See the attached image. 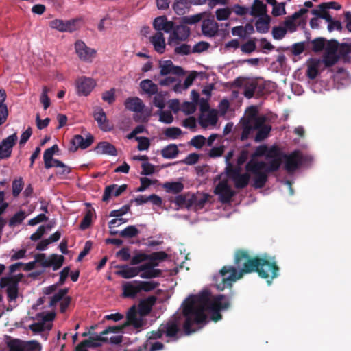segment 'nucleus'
<instances>
[{
	"label": "nucleus",
	"mask_w": 351,
	"mask_h": 351,
	"mask_svg": "<svg viewBox=\"0 0 351 351\" xmlns=\"http://www.w3.org/2000/svg\"><path fill=\"white\" fill-rule=\"evenodd\" d=\"M139 230L134 226L131 225L119 232V235L123 238H132L137 236Z\"/></svg>",
	"instance_id": "47"
},
{
	"label": "nucleus",
	"mask_w": 351,
	"mask_h": 351,
	"mask_svg": "<svg viewBox=\"0 0 351 351\" xmlns=\"http://www.w3.org/2000/svg\"><path fill=\"white\" fill-rule=\"evenodd\" d=\"M322 64L319 59H311L306 71V75L311 80H314L319 75V68Z\"/></svg>",
	"instance_id": "31"
},
{
	"label": "nucleus",
	"mask_w": 351,
	"mask_h": 351,
	"mask_svg": "<svg viewBox=\"0 0 351 351\" xmlns=\"http://www.w3.org/2000/svg\"><path fill=\"white\" fill-rule=\"evenodd\" d=\"M350 53H351V43H339L337 55L339 56V58H342L346 59L348 57Z\"/></svg>",
	"instance_id": "50"
},
{
	"label": "nucleus",
	"mask_w": 351,
	"mask_h": 351,
	"mask_svg": "<svg viewBox=\"0 0 351 351\" xmlns=\"http://www.w3.org/2000/svg\"><path fill=\"white\" fill-rule=\"evenodd\" d=\"M124 105L125 108L135 112H143L145 107L143 101L138 97H128L125 99Z\"/></svg>",
	"instance_id": "22"
},
{
	"label": "nucleus",
	"mask_w": 351,
	"mask_h": 351,
	"mask_svg": "<svg viewBox=\"0 0 351 351\" xmlns=\"http://www.w3.org/2000/svg\"><path fill=\"white\" fill-rule=\"evenodd\" d=\"M94 142V137L91 134H88L86 138L80 134L74 135L71 140V147L69 152H75L78 149H85L90 147Z\"/></svg>",
	"instance_id": "11"
},
{
	"label": "nucleus",
	"mask_w": 351,
	"mask_h": 351,
	"mask_svg": "<svg viewBox=\"0 0 351 351\" xmlns=\"http://www.w3.org/2000/svg\"><path fill=\"white\" fill-rule=\"evenodd\" d=\"M69 289L64 288L60 289L58 293L54 294L52 297L50 298V302L49 306L53 307L56 305V304L59 302H61L65 295L68 293Z\"/></svg>",
	"instance_id": "42"
},
{
	"label": "nucleus",
	"mask_w": 351,
	"mask_h": 351,
	"mask_svg": "<svg viewBox=\"0 0 351 351\" xmlns=\"http://www.w3.org/2000/svg\"><path fill=\"white\" fill-rule=\"evenodd\" d=\"M38 345L36 342H29L24 344L23 342L15 339L11 341L9 346V351H27L32 350L35 348V346Z\"/></svg>",
	"instance_id": "26"
},
{
	"label": "nucleus",
	"mask_w": 351,
	"mask_h": 351,
	"mask_svg": "<svg viewBox=\"0 0 351 351\" xmlns=\"http://www.w3.org/2000/svg\"><path fill=\"white\" fill-rule=\"evenodd\" d=\"M214 193L219 196V201L223 204L230 203L236 194L226 181L220 182L216 186Z\"/></svg>",
	"instance_id": "10"
},
{
	"label": "nucleus",
	"mask_w": 351,
	"mask_h": 351,
	"mask_svg": "<svg viewBox=\"0 0 351 351\" xmlns=\"http://www.w3.org/2000/svg\"><path fill=\"white\" fill-rule=\"evenodd\" d=\"M202 30L204 35L209 37H213L217 33L218 26L217 23L207 19L203 21Z\"/></svg>",
	"instance_id": "28"
},
{
	"label": "nucleus",
	"mask_w": 351,
	"mask_h": 351,
	"mask_svg": "<svg viewBox=\"0 0 351 351\" xmlns=\"http://www.w3.org/2000/svg\"><path fill=\"white\" fill-rule=\"evenodd\" d=\"M234 264L240 269L239 271L231 265L223 266L220 270L222 280L217 285L218 289L222 291L231 287L233 282L241 278L246 274L256 272L260 278L267 280L269 285L279 275L280 268L275 257H268L266 254L263 256H251L247 251L239 250L235 254Z\"/></svg>",
	"instance_id": "2"
},
{
	"label": "nucleus",
	"mask_w": 351,
	"mask_h": 351,
	"mask_svg": "<svg viewBox=\"0 0 351 351\" xmlns=\"http://www.w3.org/2000/svg\"><path fill=\"white\" fill-rule=\"evenodd\" d=\"M75 49L80 59L85 62H92L96 54L95 49L87 47L82 40L75 42Z\"/></svg>",
	"instance_id": "12"
},
{
	"label": "nucleus",
	"mask_w": 351,
	"mask_h": 351,
	"mask_svg": "<svg viewBox=\"0 0 351 351\" xmlns=\"http://www.w3.org/2000/svg\"><path fill=\"white\" fill-rule=\"evenodd\" d=\"M107 341V338L103 337L101 334L99 335H91L88 339L84 340L82 343L86 348H97L101 345V342Z\"/></svg>",
	"instance_id": "32"
},
{
	"label": "nucleus",
	"mask_w": 351,
	"mask_h": 351,
	"mask_svg": "<svg viewBox=\"0 0 351 351\" xmlns=\"http://www.w3.org/2000/svg\"><path fill=\"white\" fill-rule=\"evenodd\" d=\"M325 52L324 53H328L330 55L337 54L338 48H339V43L336 40H328L325 45Z\"/></svg>",
	"instance_id": "51"
},
{
	"label": "nucleus",
	"mask_w": 351,
	"mask_h": 351,
	"mask_svg": "<svg viewBox=\"0 0 351 351\" xmlns=\"http://www.w3.org/2000/svg\"><path fill=\"white\" fill-rule=\"evenodd\" d=\"M140 88L143 93L148 96H152L157 93L158 88L157 84H154L151 80L145 79L140 82Z\"/></svg>",
	"instance_id": "29"
},
{
	"label": "nucleus",
	"mask_w": 351,
	"mask_h": 351,
	"mask_svg": "<svg viewBox=\"0 0 351 351\" xmlns=\"http://www.w3.org/2000/svg\"><path fill=\"white\" fill-rule=\"evenodd\" d=\"M285 169L289 173L295 172L304 162V156L300 150H295L289 154H284Z\"/></svg>",
	"instance_id": "8"
},
{
	"label": "nucleus",
	"mask_w": 351,
	"mask_h": 351,
	"mask_svg": "<svg viewBox=\"0 0 351 351\" xmlns=\"http://www.w3.org/2000/svg\"><path fill=\"white\" fill-rule=\"evenodd\" d=\"M311 14L319 18L326 20L328 24L331 23L332 21L333 20L326 10H321L319 8V10H312Z\"/></svg>",
	"instance_id": "57"
},
{
	"label": "nucleus",
	"mask_w": 351,
	"mask_h": 351,
	"mask_svg": "<svg viewBox=\"0 0 351 351\" xmlns=\"http://www.w3.org/2000/svg\"><path fill=\"white\" fill-rule=\"evenodd\" d=\"M53 167L59 168L56 174L60 177H64L71 172V168L59 160H53Z\"/></svg>",
	"instance_id": "41"
},
{
	"label": "nucleus",
	"mask_w": 351,
	"mask_h": 351,
	"mask_svg": "<svg viewBox=\"0 0 351 351\" xmlns=\"http://www.w3.org/2000/svg\"><path fill=\"white\" fill-rule=\"evenodd\" d=\"M202 15L201 14H197L192 16H184L182 19V23L184 24L193 25L202 20Z\"/></svg>",
	"instance_id": "60"
},
{
	"label": "nucleus",
	"mask_w": 351,
	"mask_h": 351,
	"mask_svg": "<svg viewBox=\"0 0 351 351\" xmlns=\"http://www.w3.org/2000/svg\"><path fill=\"white\" fill-rule=\"evenodd\" d=\"M154 95L153 104L160 109L164 108L165 106V93L163 92L158 93V91L157 93Z\"/></svg>",
	"instance_id": "52"
},
{
	"label": "nucleus",
	"mask_w": 351,
	"mask_h": 351,
	"mask_svg": "<svg viewBox=\"0 0 351 351\" xmlns=\"http://www.w3.org/2000/svg\"><path fill=\"white\" fill-rule=\"evenodd\" d=\"M231 12L232 10L229 8L217 9L215 12L216 18L218 21L227 20L230 17Z\"/></svg>",
	"instance_id": "54"
},
{
	"label": "nucleus",
	"mask_w": 351,
	"mask_h": 351,
	"mask_svg": "<svg viewBox=\"0 0 351 351\" xmlns=\"http://www.w3.org/2000/svg\"><path fill=\"white\" fill-rule=\"evenodd\" d=\"M64 257L62 255L53 254L49 258V267L52 266L53 270L56 271L63 265Z\"/></svg>",
	"instance_id": "40"
},
{
	"label": "nucleus",
	"mask_w": 351,
	"mask_h": 351,
	"mask_svg": "<svg viewBox=\"0 0 351 351\" xmlns=\"http://www.w3.org/2000/svg\"><path fill=\"white\" fill-rule=\"evenodd\" d=\"M26 217L25 212L20 210L15 213L9 220L8 225L10 227H14L22 223Z\"/></svg>",
	"instance_id": "46"
},
{
	"label": "nucleus",
	"mask_w": 351,
	"mask_h": 351,
	"mask_svg": "<svg viewBox=\"0 0 351 351\" xmlns=\"http://www.w3.org/2000/svg\"><path fill=\"white\" fill-rule=\"evenodd\" d=\"M77 20L64 21L62 19H54L49 21V26L61 32H72L76 29Z\"/></svg>",
	"instance_id": "14"
},
{
	"label": "nucleus",
	"mask_w": 351,
	"mask_h": 351,
	"mask_svg": "<svg viewBox=\"0 0 351 351\" xmlns=\"http://www.w3.org/2000/svg\"><path fill=\"white\" fill-rule=\"evenodd\" d=\"M181 325L182 317L180 315H174L171 318L161 324L162 332L169 338L167 342L176 341L179 339Z\"/></svg>",
	"instance_id": "4"
},
{
	"label": "nucleus",
	"mask_w": 351,
	"mask_h": 351,
	"mask_svg": "<svg viewBox=\"0 0 351 351\" xmlns=\"http://www.w3.org/2000/svg\"><path fill=\"white\" fill-rule=\"evenodd\" d=\"M156 300L157 298L154 295H150L141 300L138 304L140 314L141 315H147L149 314L153 306L156 304Z\"/></svg>",
	"instance_id": "25"
},
{
	"label": "nucleus",
	"mask_w": 351,
	"mask_h": 351,
	"mask_svg": "<svg viewBox=\"0 0 351 351\" xmlns=\"http://www.w3.org/2000/svg\"><path fill=\"white\" fill-rule=\"evenodd\" d=\"M271 130V127L269 125H265V123H263L258 128H256L257 130V133L255 136V141L260 142L265 139L270 131Z\"/></svg>",
	"instance_id": "38"
},
{
	"label": "nucleus",
	"mask_w": 351,
	"mask_h": 351,
	"mask_svg": "<svg viewBox=\"0 0 351 351\" xmlns=\"http://www.w3.org/2000/svg\"><path fill=\"white\" fill-rule=\"evenodd\" d=\"M191 197V194L189 193L178 195L176 197L174 202L178 206H185L187 208H191V205H189V200Z\"/></svg>",
	"instance_id": "44"
},
{
	"label": "nucleus",
	"mask_w": 351,
	"mask_h": 351,
	"mask_svg": "<svg viewBox=\"0 0 351 351\" xmlns=\"http://www.w3.org/2000/svg\"><path fill=\"white\" fill-rule=\"evenodd\" d=\"M140 277L144 279H152L159 277L162 275V270L159 269H141V265L138 266Z\"/></svg>",
	"instance_id": "36"
},
{
	"label": "nucleus",
	"mask_w": 351,
	"mask_h": 351,
	"mask_svg": "<svg viewBox=\"0 0 351 351\" xmlns=\"http://www.w3.org/2000/svg\"><path fill=\"white\" fill-rule=\"evenodd\" d=\"M24 186L23 180L21 177L18 179H15L12 182V195L14 197H17L21 193Z\"/></svg>",
	"instance_id": "48"
},
{
	"label": "nucleus",
	"mask_w": 351,
	"mask_h": 351,
	"mask_svg": "<svg viewBox=\"0 0 351 351\" xmlns=\"http://www.w3.org/2000/svg\"><path fill=\"white\" fill-rule=\"evenodd\" d=\"M94 214H95V211L93 208H90L87 210L84 217H83V219L80 224V230H84L90 226V225L92 223V217Z\"/></svg>",
	"instance_id": "39"
},
{
	"label": "nucleus",
	"mask_w": 351,
	"mask_h": 351,
	"mask_svg": "<svg viewBox=\"0 0 351 351\" xmlns=\"http://www.w3.org/2000/svg\"><path fill=\"white\" fill-rule=\"evenodd\" d=\"M191 3V0H176L173 9L178 15H184L189 11Z\"/></svg>",
	"instance_id": "30"
},
{
	"label": "nucleus",
	"mask_w": 351,
	"mask_h": 351,
	"mask_svg": "<svg viewBox=\"0 0 351 351\" xmlns=\"http://www.w3.org/2000/svg\"><path fill=\"white\" fill-rule=\"evenodd\" d=\"M182 315L184 322L182 324L185 335H189L206 324L208 311L211 320L217 322L221 319V311L230 307V299L225 295H217L210 298L208 291H204L198 295H190L182 304Z\"/></svg>",
	"instance_id": "1"
},
{
	"label": "nucleus",
	"mask_w": 351,
	"mask_h": 351,
	"mask_svg": "<svg viewBox=\"0 0 351 351\" xmlns=\"http://www.w3.org/2000/svg\"><path fill=\"white\" fill-rule=\"evenodd\" d=\"M210 195L208 193L191 194L189 205L191 207L194 206L196 210L204 208L205 204L208 202Z\"/></svg>",
	"instance_id": "21"
},
{
	"label": "nucleus",
	"mask_w": 351,
	"mask_h": 351,
	"mask_svg": "<svg viewBox=\"0 0 351 351\" xmlns=\"http://www.w3.org/2000/svg\"><path fill=\"white\" fill-rule=\"evenodd\" d=\"M49 91V88L44 86L40 98V101L43 104L45 110L47 109L50 106V99L47 95Z\"/></svg>",
	"instance_id": "58"
},
{
	"label": "nucleus",
	"mask_w": 351,
	"mask_h": 351,
	"mask_svg": "<svg viewBox=\"0 0 351 351\" xmlns=\"http://www.w3.org/2000/svg\"><path fill=\"white\" fill-rule=\"evenodd\" d=\"M77 91L79 95H88L95 86L94 80L85 76L78 78L76 81Z\"/></svg>",
	"instance_id": "15"
},
{
	"label": "nucleus",
	"mask_w": 351,
	"mask_h": 351,
	"mask_svg": "<svg viewBox=\"0 0 351 351\" xmlns=\"http://www.w3.org/2000/svg\"><path fill=\"white\" fill-rule=\"evenodd\" d=\"M179 154V149L176 144H169L161 150V155L165 158H174Z\"/></svg>",
	"instance_id": "35"
},
{
	"label": "nucleus",
	"mask_w": 351,
	"mask_h": 351,
	"mask_svg": "<svg viewBox=\"0 0 351 351\" xmlns=\"http://www.w3.org/2000/svg\"><path fill=\"white\" fill-rule=\"evenodd\" d=\"M284 154L278 146L267 147L265 159L267 160L266 167H268V171H278L283 160Z\"/></svg>",
	"instance_id": "7"
},
{
	"label": "nucleus",
	"mask_w": 351,
	"mask_h": 351,
	"mask_svg": "<svg viewBox=\"0 0 351 351\" xmlns=\"http://www.w3.org/2000/svg\"><path fill=\"white\" fill-rule=\"evenodd\" d=\"M326 42V40L322 37L315 38L311 41L312 50L315 53L322 51L325 47Z\"/></svg>",
	"instance_id": "49"
},
{
	"label": "nucleus",
	"mask_w": 351,
	"mask_h": 351,
	"mask_svg": "<svg viewBox=\"0 0 351 351\" xmlns=\"http://www.w3.org/2000/svg\"><path fill=\"white\" fill-rule=\"evenodd\" d=\"M339 60V56L337 54L330 55L324 53L322 62L324 64L325 67L329 68L334 66Z\"/></svg>",
	"instance_id": "43"
},
{
	"label": "nucleus",
	"mask_w": 351,
	"mask_h": 351,
	"mask_svg": "<svg viewBox=\"0 0 351 351\" xmlns=\"http://www.w3.org/2000/svg\"><path fill=\"white\" fill-rule=\"evenodd\" d=\"M226 170L228 177L234 182L237 189H244L248 185L250 176L247 173H241L240 167H234L232 164L228 163Z\"/></svg>",
	"instance_id": "5"
},
{
	"label": "nucleus",
	"mask_w": 351,
	"mask_h": 351,
	"mask_svg": "<svg viewBox=\"0 0 351 351\" xmlns=\"http://www.w3.org/2000/svg\"><path fill=\"white\" fill-rule=\"evenodd\" d=\"M95 151L99 154H107L110 156H117V150L114 145L107 142H99L95 148Z\"/></svg>",
	"instance_id": "23"
},
{
	"label": "nucleus",
	"mask_w": 351,
	"mask_h": 351,
	"mask_svg": "<svg viewBox=\"0 0 351 351\" xmlns=\"http://www.w3.org/2000/svg\"><path fill=\"white\" fill-rule=\"evenodd\" d=\"M17 138L16 134L14 133L1 141L0 143V159H6L10 157Z\"/></svg>",
	"instance_id": "13"
},
{
	"label": "nucleus",
	"mask_w": 351,
	"mask_h": 351,
	"mask_svg": "<svg viewBox=\"0 0 351 351\" xmlns=\"http://www.w3.org/2000/svg\"><path fill=\"white\" fill-rule=\"evenodd\" d=\"M150 43L158 53H163L165 52V41L163 34L161 32H158L150 37Z\"/></svg>",
	"instance_id": "27"
},
{
	"label": "nucleus",
	"mask_w": 351,
	"mask_h": 351,
	"mask_svg": "<svg viewBox=\"0 0 351 351\" xmlns=\"http://www.w3.org/2000/svg\"><path fill=\"white\" fill-rule=\"evenodd\" d=\"M162 188L168 193L178 194L184 189V184L180 182H166Z\"/></svg>",
	"instance_id": "33"
},
{
	"label": "nucleus",
	"mask_w": 351,
	"mask_h": 351,
	"mask_svg": "<svg viewBox=\"0 0 351 351\" xmlns=\"http://www.w3.org/2000/svg\"><path fill=\"white\" fill-rule=\"evenodd\" d=\"M116 267L119 269L116 271L115 274L125 279L132 278L139 275L138 267H132L128 265H119Z\"/></svg>",
	"instance_id": "20"
},
{
	"label": "nucleus",
	"mask_w": 351,
	"mask_h": 351,
	"mask_svg": "<svg viewBox=\"0 0 351 351\" xmlns=\"http://www.w3.org/2000/svg\"><path fill=\"white\" fill-rule=\"evenodd\" d=\"M136 283H138L140 292H149L156 287H158L159 283L154 281H141L138 280Z\"/></svg>",
	"instance_id": "45"
},
{
	"label": "nucleus",
	"mask_w": 351,
	"mask_h": 351,
	"mask_svg": "<svg viewBox=\"0 0 351 351\" xmlns=\"http://www.w3.org/2000/svg\"><path fill=\"white\" fill-rule=\"evenodd\" d=\"M285 3H277L273 6L272 14L274 16H278L286 14L285 11Z\"/></svg>",
	"instance_id": "64"
},
{
	"label": "nucleus",
	"mask_w": 351,
	"mask_h": 351,
	"mask_svg": "<svg viewBox=\"0 0 351 351\" xmlns=\"http://www.w3.org/2000/svg\"><path fill=\"white\" fill-rule=\"evenodd\" d=\"M126 184H122L121 186H118L117 184H111L107 186L105 188L104 193L102 197V200L104 202H108L112 195H113L115 197H118L122 193H123L126 190Z\"/></svg>",
	"instance_id": "19"
},
{
	"label": "nucleus",
	"mask_w": 351,
	"mask_h": 351,
	"mask_svg": "<svg viewBox=\"0 0 351 351\" xmlns=\"http://www.w3.org/2000/svg\"><path fill=\"white\" fill-rule=\"evenodd\" d=\"M181 134L182 130L176 127L168 128L164 132L165 136L171 139L177 138Z\"/></svg>",
	"instance_id": "56"
},
{
	"label": "nucleus",
	"mask_w": 351,
	"mask_h": 351,
	"mask_svg": "<svg viewBox=\"0 0 351 351\" xmlns=\"http://www.w3.org/2000/svg\"><path fill=\"white\" fill-rule=\"evenodd\" d=\"M190 34V28L186 25L181 24L176 25L169 36L168 44L170 45H178L180 42L186 41L189 38Z\"/></svg>",
	"instance_id": "9"
},
{
	"label": "nucleus",
	"mask_w": 351,
	"mask_h": 351,
	"mask_svg": "<svg viewBox=\"0 0 351 351\" xmlns=\"http://www.w3.org/2000/svg\"><path fill=\"white\" fill-rule=\"evenodd\" d=\"M206 138L202 135L194 136L190 141V145L197 149H201L205 144Z\"/></svg>",
	"instance_id": "61"
},
{
	"label": "nucleus",
	"mask_w": 351,
	"mask_h": 351,
	"mask_svg": "<svg viewBox=\"0 0 351 351\" xmlns=\"http://www.w3.org/2000/svg\"><path fill=\"white\" fill-rule=\"evenodd\" d=\"M174 52L179 55H189L192 52L191 46L188 44L184 43L175 48Z\"/></svg>",
	"instance_id": "62"
},
{
	"label": "nucleus",
	"mask_w": 351,
	"mask_h": 351,
	"mask_svg": "<svg viewBox=\"0 0 351 351\" xmlns=\"http://www.w3.org/2000/svg\"><path fill=\"white\" fill-rule=\"evenodd\" d=\"M160 75L162 76L167 75L169 74H173L178 76H182L185 74L184 69L178 66H175L172 61L167 60L163 63H160Z\"/></svg>",
	"instance_id": "16"
},
{
	"label": "nucleus",
	"mask_w": 351,
	"mask_h": 351,
	"mask_svg": "<svg viewBox=\"0 0 351 351\" xmlns=\"http://www.w3.org/2000/svg\"><path fill=\"white\" fill-rule=\"evenodd\" d=\"M247 171L254 174L252 186L255 189H261L265 186L268 180V173L274 171H268L266 162L250 160L245 165Z\"/></svg>",
	"instance_id": "3"
},
{
	"label": "nucleus",
	"mask_w": 351,
	"mask_h": 351,
	"mask_svg": "<svg viewBox=\"0 0 351 351\" xmlns=\"http://www.w3.org/2000/svg\"><path fill=\"white\" fill-rule=\"evenodd\" d=\"M53 154L48 149H46L43 154V160L45 162V167L46 169H50L53 167Z\"/></svg>",
	"instance_id": "59"
},
{
	"label": "nucleus",
	"mask_w": 351,
	"mask_h": 351,
	"mask_svg": "<svg viewBox=\"0 0 351 351\" xmlns=\"http://www.w3.org/2000/svg\"><path fill=\"white\" fill-rule=\"evenodd\" d=\"M143 322L141 317H138L135 306H132L127 313L126 322L123 324V327L132 326L138 329L143 326Z\"/></svg>",
	"instance_id": "17"
},
{
	"label": "nucleus",
	"mask_w": 351,
	"mask_h": 351,
	"mask_svg": "<svg viewBox=\"0 0 351 351\" xmlns=\"http://www.w3.org/2000/svg\"><path fill=\"white\" fill-rule=\"evenodd\" d=\"M270 17L265 15V17L259 18L255 23V27L258 32L264 34L268 32L269 28Z\"/></svg>",
	"instance_id": "37"
},
{
	"label": "nucleus",
	"mask_w": 351,
	"mask_h": 351,
	"mask_svg": "<svg viewBox=\"0 0 351 351\" xmlns=\"http://www.w3.org/2000/svg\"><path fill=\"white\" fill-rule=\"evenodd\" d=\"M7 297L8 302L16 300L19 295V286L11 285L8 286L6 289Z\"/></svg>",
	"instance_id": "55"
},
{
	"label": "nucleus",
	"mask_w": 351,
	"mask_h": 351,
	"mask_svg": "<svg viewBox=\"0 0 351 351\" xmlns=\"http://www.w3.org/2000/svg\"><path fill=\"white\" fill-rule=\"evenodd\" d=\"M267 119L265 116H256L255 114L250 115L246 119L242 121L243 131L241 135V141H244L247 140L250 134L258 128L263 123H265Z\"/></svg>",
	"instance_id": "6"
},
{
	"label": "nucleus",
	"mask_w": 351,
	"mask_h": 351,
	"mask_svg": "<svg viewBox=\"0 0 351 351\" xmlns=\"http://www.w3.org/2000/svg\"><path fill=\"white\" fill-rule=\"evenodd\" d=\"M267 6L260 0H254V4L251 8L250 15L253 16H260L266 14Z\"/></svg>",
	"instance_id": "34"
},
{
	"label": "nucleus",
	"mask_w": 351,
	"mask_h": 351,
	"mask_svg": "<svg viewBox=\"0 0 351 351\" xmlns=\"http://www.w3.org/2000/svg\"><path fill=\"white\" fill-rule=\"evenodd\" d=\"M94 119L97 122L99 128L103 131L110 130L106 114L101 108H97L94 112Z\"/></svg>",
	"instance_id": "24"
},
{
	"label": "nucleus",
	"mask_w": 351,
	"mask_h": 351,
	"mask_svg": "<svg viewBox=\"0 0 351 351\" xmlns=\"http://www.w3.org/2000/svg\"><path fill=\"white\" fill-rule=\"evenodd\" d=\"M138 280L125 282L122 285L123 298H135L140 293V289Z\"/></svg>",
	"instance_id": "18"
},
{
	"label": "nucleus",
	"mask_w": 351,
	"mask_h": 351,
	"mask_svg": "<svg viewBox=\"0 0 351 351\" xmlns=\"http://www.w3.org/2000/svg\"><path fill=\"white\" fill-rule=\"evenodd\" d=\"M115 89L111 88L110 90L106 91L102 94V99L108 103L109 104H112L115 101Z\"/></svg>",
	"instance_id": "63"
},
{
	"label": "nucleus",
	"mask_w": 351,
	"mask_h": 351,
	"mask_svg": "<svg viewBox=\"0 0 351 351\" xmlns=\"http://www.w3.org/2000/svg\"><path fill=\"white\" fill-rule=\"evenodd\" d=\"M257 88H258V85H257V83H256V82H251V83L247 84L244 87V91H243L244 96L247 99L252 98L254 95V93H255Z\"/></svg>",
	"instance_id": "53"
}]
</instances>
